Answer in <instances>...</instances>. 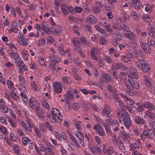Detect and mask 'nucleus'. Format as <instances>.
<instances>
[{
	"label": "nucleus",
	"instance_id": "50",
	"mask_svg": "<svg viewBox=\"0 0 155 155\" xmlns=\"http://www.w3.org/2000/svg\"><path fill=\"white\" fill-rule=\"evenodd\" d=\"M115 37L117 38V40L119 41L122 40V37L120 33L118 32H117L115 34Z\"/></svg>",
	"mask_w": 155,
	"mask_h": 155
},
{
	"label": "nucleus",
	"instance_id": "21",
	"mask_svg": "<svg viewBox=\"0 0 155 155\" xmlns=\"http://www.w3.org/2000/svg\"><path fill=\"white\" fill-rule=\"evenodd\" d=\"M151 134L150 133H149L147 131L144 130L140 134V137L142 140H143V139L149 138L150 137V134Z\"/></svg>",
	"mask_w": 155,
	"mask_h": 155
},
{
	"label": "nucleus",
	"instance_id": "49",
	"mask_svg": "<svg viewBox=\"0 0 155 155\" xmlns=\"http://www.w3.org/2000/svg\"><path fill=\"white\" fill-rule=\"evenodd\" d=\"M121 59L123 62L126 63L128 61L129 59H128L126 55H122L121 57Z\"/></svg>",
	"mask_w": 155,
	"mask_h": 155
},
{
	"label": "nucleus",
	"instance_id": "10",
	"mask_svg": "<svg viewBox=\"0 0 155 155\" xmlns=\"http://www.w3.org/2000/svg\"><path fill=\"white\" fill-rule=\"evenodd\" d=\"M86 21L89 25L94 24L97 22V19L93 15H90L86 18Z\"/></svg>",
	"mask_w": 155,
	"mask_h": 155
},
{
	"label": "nucleus",
	"instance_id": "22",
	"mask_svg": "<svg viewBox=\"0 0 155 155\" xmlns=\"http://www.w3.org/2000/svg\"><path fill=\"white\" fill-rule=\"evenodd\" d=\"M145 108H147V109H148V110H155V106L152 103L149 102H147L145 103L144 104Z\"/></svg>",
	"mask_w": 155,
	"mask_h": 155
},
{
	"label": "nucleus",
	"instance_id": "20",
	"mask_svg": "<svg viewBox=\"0 0 155 155\" xmlns=\"http://www.w3.org/2000/svg\"><path fill=\"white\" fill-rule=\"evenodd\" d=\"M69 136H70V139L72 140V142L74 144L75 146L77 148H80V144L78 142V141L75 137L73 135H71V134H69Z\"/></svg>",
	"mask_w": 155,
	"mask_h": 155
},
{
	"label": "nucleus",
	"instance_id": "18",
	"mask_svg": "<svg viewBox=\"0 0 155 155\" xmlns=\"http://www.w3.org/2000/svg\"><path fill=\"white\" fill-rule=\"evenodd\" d=\"M52 118L54 120L55 122L61 123L63 120V117L61 116V114H58V115H53L52 116Z\"/></svg>",
	"mask_w": 155,
	"mask_h": 155
},
{
	"label": "nucleus",
	"instance_id": "12",
	"mask_svg": "<svg viewBox=\"0 0 155 155\" xmlns=\"http://www.w3.org/2000/svg\"><path fill=\"white\" fill-rule=\"evenodd\" d=\"M53 86L54 92L55 93H59L61 92L62 88L61 85L58 83H54Z\"/></svg>",
	"mask_w": 155,
	"mask_h": 155
},
{
	"label": "nucleus",
	"instance_id": "34",
	"mask_svg": "<svg viewBox=\"0 0 155 155\" xmlns=\"http://www.w3.org/2000/svg\"><path fill=\"white\" fill-rule=\"evenodd\" d=\"M125 102L126 104L131 106L134 105V104H135V103L134 100L130 98H128L125 101Z\"/></svg>",
	"mask_w": 155,
	"mask_h": 155
},
{
	"label": "nucleus",
	"instance_id": "55",
	"mask_svg": "<svg viewBox=\"0 0 155 155\" xmlns=\"http://www.w3.org/2000/svg\"><path fill=\"white\" fill-rule=\"evenodd\" d=\"M69 78H68L67 77H65L63 78V83L68 84H71V82L68 81V79Z\"/></svg>",
	"mask_w": 155,
	"mask_h": 155
},
{
	"label": "nucleus",
	"instance_id": "4",
	"mask_svg": "<svg viewBox=\"0 0 155 155\" xmlns=\"http://www.w3.org/2000/svg\"><path fill=\"white\" fill-rule=\"evenodd\" d=\"M64 97L65 101L68 104V110H69L71 107L70 103L73 101L74 100V95L70 93L67 92L64 95Z\"/></svg>",
	"mask_w": 155,
	"mask_h": 155
},
{
	"label": "nucleus",
	"instance_id": "27",
	"mask_svg": "<svg viewBox=\"0 0 155 155\" xmlns=\"http://www.w3.org/2000/svg\"><path fill=\"white\" fill-rule=\"evenodd\" d=\"M134 6L136 9H139L141 6V3L139 0H134Z\"/></svg>",
	"mask_w": 155,
	"mask_h": 155
},
{
	"label": "nucleus",
	"instance_id": "37",
	"mask_svg": "<svg viewBox=\"0 0 155 155\" xmlns=\"http://www.w3.org/2000/svg\"><path fill=\"white\" fill-rule=\"evenodd\" d=\"M51 113L52 116L54 115H58V114H61L59 110L56 108H54L52 110H51Z\"/></svg>",
	"mask_w": 155,
	"mask_h": 155
},
{
	"label": "nucleus",
	"instance_id": "23",
	"mask_svg": "<svg viewBox=\"0 0 155 155\" xmlns=\"http://www.w3.org/2000/svg\"><path fill=\"white\" fill-rule=\"evenodd\" d=\"M148 34L153 38H155V28L153 27H150L148 30Z\"/></svg>",
	"mask_w": 155,
	"mask_h": 155
},
{
	"label": "nucleus",
	"instance_id": "13",
	"mask_svg": "<svg viewBox=\"0 0 155 155\" xmlns=\"http://www.w3.org/2000/svg\"><path fill=\"white\" fill-rule=\"evenodd\" d=\"M24 36L23 35L22 36L20 35V37L18 38V41L20 43V44L21 45L27 46L28 45V39H26L24 37Z\"/></svg>",
	"mask_w": 155,
	"mask_h": 155
},
{
	"label": "nucleus",
	"instance_id": "19",
	"mask_svg": "<svg viewBox=\"0 0 155 155\" xmlns=\"http://www.w3.org/2000/svg\"><path fill=\"white\" fill-rule=\"evenodd\" d=\"M51 29L52 30V31L54 33V34L58 35L61 33V28L58 25H57L55 28H51Z\"/></svg>",
	"mask_w": 155,
	"mask_h": 155
},
{
	"label": "nucleus",
	"instance_id": "45",
	"mask_svg": "<svg viewBox=\"0 0 155 155\" xmlns=\"http://www.w3.org/2000/svg\"><path fill=\"white\" fill-rule=\"evenodd\" d=\"M106 152L108 155H112L114 152L113 148L109 147L106 150Z\"/></svg>",
	"mask_w": 155,
	"mask_h": 155
},
{
	"label": "nucleus",
	"instance_id": "64",
	"mask_svg": "<svg viewBox=\"0 0 155 155\" xmlns=\"http://www.w3.org/2000/svg\"><path fill=\"white\" fill-rule=\"evenodd\" d=\"M122 135L123 136V138L125 139H127L129 137V135L124 131L122 133Z\"/></svg>",
	"mask_w": 155,
	"mask_h": 155
},
{
	"label": "nucleus",
	"instance_id": "6",
	"mask_svg": "<svg viewBox=\"0 0 155 155\" xmlns=\"http://www.w3.org/2000/svg\"><path fill=\"white\" fill-rule=\"evenodd\" d=\"M91 58L94 60H97L99 57V51L97 48L95 47H93L90 51Z\"/></svg>",
	"mask_w": 155,
	"mask_h": 155
},
{
	"label": "nucleus",
	"instance_id": "62",
	"mask_svg": "<svg viewBox=\"0 0 155 155\" xmlns=\"http://www.w3.org/2000/svg\"><path fill=\"white\" fill-rule=\"evenodd\" d=\"M119 94L115 92L113 93L112 97L116 101L117 100L119 97H118Z\"/></svg>",
	"mask_w": 155,
	"mask_h": 155
},
{
	"label": "nucleus",
	"instance_id": "46",
	"mask_svg": "<svg viewBox=\"0 0 155 155\" xmlns=\"http://www.w3.org/2000/svg\"><path fill=\"white\" fill-rule=\"evenodd\" d=\"M119 150L123 152L125 151V148L124 146L123 142L122 141L120 142V146L119 147Z\"/></svg>",
	"mask_w": 155,
	"mask_h": 155
},
{
	"label": "nucleus",
	"instance_id": "39",
	"mask_svg": "<svg viewBox=\"0 0 155 155\" xmlns=\"http://www.w3.org/2000/svg\"><path fill=\"white\" fill-rule=\"evenodd\" d=\"M119 29L123 31H125L128 29V27L125 24H123L120 25Z\"/></svg>",
	"mask_w": 155,
	"mask_h": 155
},
{
	"label": "nucleus",
	"instance_id": "31",
	"mask_svg": "<svg viewBox=\"0 0 155 155\" xmlns=\"http://www.w3.org/2000/svg\"><path fill=\"white\" fill-rule=\"evenodd\" d=\"M22 143L23 145L25 146L26 145L27 143L30 142L31 140L28 138L24 137L22 138Z\"/></svg>",
	"mask_w": 155,
	"mask_h": 155
},
{
	"label": "nucleus",
	"instance_id": "28",
	"mask_svg": "<svg viewBox=\"0 0 155 155\" xmlns=\"http://www.w3.org/2000/svg\"><path fill=\"white\" fill-rule=\"evenodd\" d=\"M8 53L10 55V57L13 59L15 58V57L18 56L17 52H14L11 49L8 51Z\"/></svg>",
	"mask_w": 155,
	"mask_h": 155
},
{
	"label": "nucleus",
	"instance_id": "16",
	"mask_svg": "<svg viewBox=\"0 0 155 155\" xmlns=\"http://www.w3.org/2000/svg\"><path fill=\"white\" fill-rule=\"evenodd\" d=\"M57 133L56 136L57 137H58L59 139L62 138L67 143L69 141V140L68 138V136L65 134L63 133L60 134H59L57 132Z\"/></svg>",
	"mask_w": 155,
	"mask_h": 155
},
{
	"label": "nucleus",
	"instance_id": "60",
	"mask_svg": "<svg viewBox=\"0 0 155 155\" xmlns=\"http://www.w3.org/2000/svg\"><path fill=\"white\" fill-rule=\"evenodd\" d=\"M105 40L104 38L102 36L100 38L99 42L101 44H104L105 43Z\"/></svg>",
	"mask_w": 155,
	"mask_h": 155
},
{
	"label": "nucleus",
	"instance_id": "40",
	"mask_svg": "<svg viewBox=\"0 0 155 155\" xmlns=\"http://www.w3.org/2000/svg\"><path fill=\"white\" fill-rule=\"evenodd\" d=\"M145 106L144 104L138 106L137 107H136V110L139 112H141L145 108Z\"/></svg>",
	"mask_w": 155,
	"mask_h": 155
},
{
	"label": "nucleus",
	"instance_id": "2",
	"mask_svg": "<svg viewBox=\"0 0 155 155\" xmlns=\"http://www.w3.org/2000/svg\"><path fill=\"white\" fill-rule=\"evenodd\" d=\"M136 64L138 67L144 72H148L150 70V67L146 61L143 59H137Z\"/></svg>",
	"mask_w": 155,
	"mask_h": 155
},
{
	"label": "nucleus",
	"instance_id": "56",
	"mask_svg": "<svg viewBox=\"0 0 155 155\" xmlns=\"http://www.w3.org/2000/svg\"><path fill=\"white\" fill-rule=\"evenodd\" d=\"M48 40V43H49V44H50L53 42L54 41V38L52 37L48 36L47 38Z\"/></svg>",
	"mask_w": 155,
	"mask_h": 155
},
{
	"label": "nucleus",
	"instance_id": "14",
	"mask_svg": "<svg viewBox=\"0 0 155 155\" xmlns=\"http://www.w3.org/2000/svg\"><path fill=\"white\" fill-rule=\"evenodd\" d=\"M141 47L144 51H145L147 54H148L150 53L151 52V49L149 45L147 43H142L141 44Z\"/></svg>",
	"mask_w": 155,
	"mask_h": 155
},
{
	"label": "nucleus",
	"instance_id": "8",
	"mask_svg": "<svg viewBox=\"0 0 155 155\" xmlns=\"http://www.w3.org/2000/svg\"><path fill=\"white\" fill-rule=\"evenodd\" d=\"M122 35L133 42L136 41V36L134 34L130 31H127L126 32L124 33Z\"/></svg>",
	"mask_w": 155,
	"mask_h": 155
},
{
	"label": "nucleus",
	"instance_id": "59",
	"mask_svg": "<svg viewBox=\"0 0 155 155\" xmlns=\"http://www.w3.org/2000/svg\"><path fill=\"white\" fill-rule=\"evenodd\" d=\"M105 59L106 61L108 63H111L113 62V60L110 57L108 56H107L105 57Z\"/></svg>",
	"mask_w": 155,
	"mask_h": 155
},
{
	"label": "nucleus",
	"instance_id": "5",
	"mask_svg": "<svg viewBox=\"0 0 155 155\" xmlns=\"http://www.w3.org/2000/svg\"><path fill=\"white\" fill-rule=\"evenodd\" d=\"M29 106L33 110H35L37 109H39L40 105L39 102L33 97H31L29 100Z\"/></svg>",
	"mask_w": 155,
	"mask_h": 155
},
{
	"label": "nucleus",
	"instance_id": "26",
	"mask_svg": "<svg viewBox=\"0 0 155 155\" xmlns=\"http://www.w3.org/2000/svg\"><path fill=\"white\" fill-rule=\"evenodd\" d=\"M110 111V108L106 106L102 110V113L103 115H109Z\"/></svg>",
	"mask_w": 155,
	"mask_h": 155
},
{
	"label": "nucleus",
	"instance_id": "3",
	"mask_svg": "<svg viewBox=\"0 0 155 155\" xmlns=\"http://www.w3.org/2000/svg\"><path fill=\"white\" fill-rule=\"evenodd\" d=\"M124 83L126 84L127 89H125V91L128 92V94L130 96H133L134 94L133 92V87L132 81H130L129 79H125L124 80Z\"/></svg>",
	"mask_w": 155,
	"mask_h": 155
},
{
	"label": "nucleus",
	"instance_id": "7",
	"mask_svg": "<svg viewBox=\"0 0 155 155\" xmlns=\"http://www.w3.org/2000/svg\"><path fill=\"white\" fill-rule=\"evenodd\" d=\"M93 129L95 130L97 133L101 137H104L105 135V133L103 128L99 125L97 124L94 125L93 127Z\"/></svg>",
	"mask_w": 155,
	"mask_h": 155
},
{
	"label": "nucleus",
	"instance_id": "11",
	"mask_svg": "<svg viewBox=\"0 0 155 155\" xmlns=\"http://www.w3.org/2000/svg\"><path fill=\"white\" fill-rule=\"evenodd\" d=\"M101 80L103 82L107 83L109 82H113L112 78L108 74H103L101 76Z\"/></svg>",
	"mask_w": 155,
	"mask_h": 155
},
{
	"label": "nucleus",
	"instance_id": "61",
	"mask_svg": "<svg viewBox=\"0 0 155 155\" xmlns=\"http://www.w3.org/2000/svg\"><path fill=\"white\" fill-rule=\"evenodd\" d=\"M74 45L77 44H79L80 43V38H74L72 40Z\"/></svg>",
	"mask_w": 155,
	"mask_h": 155
},
{
	"label": "nucleus",
	"instance_id": "54",
	"mask_svg": "<svg viewBox=\"0 0 155 155\" xmlns=\"http://www.w3.org/2000/svg\"><path fill=\"white\" fill-rule=\"evenodd\" d=\"M94 150L96 154H100L102 153V150L97 146L94 147Z\"/></svg>",
	"mask_w": 155,
	"mask_h": 155
},
{
	"label": "nucleus",
	"instance_id": "1",
	"mask_svg": "<svg viewBox=\"0 0 155 155\" xmlns=\"http://www.w3.org/2000/svg\"><path fill=\"white\" fill-rule=\"evenodd\" d=\"M116 112L119 117L123 120L124 125L129 128L132 125V122L129 114L125 109L122 108L117 109Z\"/></svg>",
	"mask_w": 155,
	"mask_h": 155
},
{
	"label": "nucleus",
	"instance_id": "9",
	"mask_svg": "<svg viewBox=\"0 0 155 155\" xmlns=\"http://www.w3.org/2000/svg\"><path fill=\"white\" fill-rule=\"evenodd\" d=\"M134 121L138 125L141 126L144 125V126H147V121L140 116H136L134 118Z\"/></svg>",
	"mask_w": 155,
	"mask_h": 155
},
{
	"label": "nucleus",
	"instance_id": "44",
	"mask_svg": "<svg viewBox=\"0 0 155 155\" xmlns=\"http://www.w3.org/2000/svg\"><path fill=\"white\" fill-rule=\"evenodd\" d=\"M1 111L2 112L4 113H7L8 110V108L5 105H4L3 106H2L0 108Z\"/></svg>",
	"mask_w": 155,
	"mask_h": 155
},
{
	"label": "nucleus",
	"instance_id": "32",
	"mask_svg": "<svg viewBox=\"0 0 155 155\" xmlns=\"http://www.w3.org/2000/svg\"><path fill=\"white\" fill-rule=\"evenodd\" d=\"M27 67L26 65L24 64H22L20 67L19 68V72L21 73H22L23 71H27Z\"/></svg>",
	"mask_w": 155,
	"mask_h": 155
},
{
	"label": "nucleus",
	"instance_id": "51",
	"mask_svg": "<svg viewBox=\"0 0 155 155\" xmlns=\"http://www.w3.org/2000/svg\"><path fill=\"white\" fill-rule=\"evenodd\" d=\"M7 84L9 88H13L14 87V85L13 82L11 81H7Z\"/></svg>",
	"mask_w": 155,
	"mask_h": 155
},
{
	"label": "nucleus",
	"instance_id": "35",
	"mask_svg": "<svg viewBox=\"0 0 155 155\" xmlns=\"http://www.w3.org/2000/svg\"><path fill=\"white\" fill-rule=\"evenodd\" d=\"M137 73H135L134 72H131V71H130V73L129 75V76L133 79H137L138 78Z\"/></svg>",
	"mask_w": 155,
	"mask_h": 155
},
{
	"label": "nucleus",
	"instance_id": "42",
	"mask_svg": "<svg viewBox=\"0 0 155 155\" xmlns=\"http://www.w3.org/2000/svg\"><path fill=\"white\" fill-rule=\"evenodd\" d=\"M109 4H110V6L111 7V9L114 8V4L116 3L117 0H107Z\"/></svg>",
	"mask_w": 155,
	"mask_h": 155
},
{
	"label": "nucleus",
	"instance_id": "58",
	"mask_svg": "<svg viewBox=\"0 0 155 155\" xmlns=\"http://www.w3.org/2000/svg\"><path fill=\"white\" fill-rule=\"evenodd\" d=\"M95 27L96 30L100 32L101 33L103 34L104 33V30L101 27L98 26H96Z\"/></svg>",
	"mask_w": 155,
	"mask_h": 155
},
{
	"label": "nucleus",
	"instance_id": "36",
	"mask_svg": "<svg viewBox=\"0 0 155 155\" xmlns=\"http://www.w3.org/2000/svg\"><path fill=\"white\" fill-rule=\"evenodd\" d=\"M92 11L94 14L99 13L100 12L101 9L99 8L98 6H96L95 7H93Z\"/></svg>",
	"mask_w": 155,
	"mask_h": 155
},
{
	"label": "nucleus",
	"instance_id": "57",
	"mask_svg": "<svg viewBox=\"0 0 155 155\" xmlns=\"http://www.w3.org/2000/svg\"><path fill=\"white\" fill-rule=\"evenodd\" d=\"M126 56L128 59L130 58H134V55L131 53L129 51L127 52L126 53Z\"/></svg>",
	"mask_w": 155,
	"mask_h": 155
},
{
	"label": "nucleus",
	"instance_id": "41",
	"mask_svg": "<svg viewBox=\"0 0 155 155\" xmlns=\"http://www.w3.org/2000/svg\"><path fill=\"white\" fill-rule=\"evenodd\" d=\"M38 61L40 64L41 66H43V65L45 66L46 65L45 64V60L43 58L40 57L38 58Z\"/></svg>",
	"mask_w": 155,
	"mask_h": 155
},
{
	"label": "nucleus",
	"instance_id": "63",
	"mask_svg": "<svg viewBox=\"0 0 155 155\" xmlns=\"http://www.w3.org/2000/svg\"><path fill=\"white\" fill-rule=\"evenodd\" d=\"M74 9L76 12L78 13H81L82 11V8L78 6L75 7Z\"/></svg>",
	"mask_w": 155,
	"mask_h": 155
},
{
	"label": "nucleus",
	"instance_id": "47",
	"mask_svg": "<svg viewBox=\"0 0 155 155\" xmlns=\"http://www.w3.org/2000/svg\"><path fill=\"white\" fill-rule=\"evenodd\" d=\"M8 121L12 127L15 128L16 127V123L14 120H13L12 119H9L8 120Z\"/></svg>",
	"mask_w": 155,
	"mask_h": 155
},
{
	"label": "nucleus",
	"instance_id": "24",
	"mask_svg": "<svg viewBox=\"0 0 155 155\" xmlns=\"http://www.w3.org/2000/svg\"><path fill=\"white\" fill-rule=\"evenodd\" d=\"M45 151L47 150V152H50L53 149V147L52 145L49 142H47L46 143H45Z\"/></svg>",
	"mask_w": 155,
	"mask_h": 155
},
{
	"label": "nucleus",
	"instance_id": "30",
	"mask_svg": "<svg viewBox=\"0 0 155 155\" xmlns=\"http://www.w3.org/2000/svg\"><path fill=\"white\" fill-rule=\"evenodd\" d=\"M75 50L78 53L81 57L84 58L85 57V56L83 54V51L80 47H76L75 48Z\"/></svg>",
	"mask_w": 155,
	"mask_h": 155
},
{
	"label": "nucleus",
	"instance_id": "17",
	"mask_svg": "<svg viewBox=\"0 0 155 155\" xmlns=\"http://www.w3.org/2000/svg\"><path fill=\"white\" fill-rule=\"evenodd\" d=\"M69 5L65 3H62L61 5V10L62 13L65 15L68 13V9L69 8Z\"/></svg>",
	"mask_w": 155,
	"mask_h": 155
},
{
	"label": "nucleus",
	"instance_id": "53",
	"mask_svg": "<svg viewBox=\"0 0 155 155\" xmlns=\"http://www.w3.org/2000/svg\"><path fill=\"white\" fill-rule=\"evenodd\" d=\"M76 137L78 138L79 140H81L83 137L84 138L83 134L81 132L78 131L76 134Z\"/></svg>",
	"mask_w": 155,
	"mask_h": 155
},
{
	"label": "nucleus",
	"instance_id": "25",
	"mask_svg": "<svg viewBox=\"0 0 155 155\" xmlns=\"http://www.w3.org/2000/svg\"><path fill=\"white\" fill-rule=\"evenodd\" d=\"M145 114L149 118L152 119L155 118V114L150 110H147L145 112Z\"/></svg>",
	"mask_w": 155,
	"mask_h": 155
},
{
	"label": "nucleus",
	"instance_id": "29",
	"mask_svg": "<svg viewBox=\"0 0 155 155\" xmlns=\"http://www.w3.org/2000/svg\"><path fill=\"white\" fill-rule=\"evenodd\" d=\"M21 54L22 55V57L24 60L27 61L28 60V53L26 50H23L21 52Z\"/></svg>",
	"mask_w": 155,
	"mask_h": 155
},
{
	"label": "nucleus",
	"instance_id": "48",
	"mask_svg": "<svg viewBox=\"0 0 155 155\" xmlns=\"http://www.w3.org/2000/svg\"><path fill=\"white\" fill-rule=\"evenodd\" d=\"M71 107L75 110H78L80 107L79 105V104L77 102H75L72 104L71 105Z\"/></svg>",
	"mask_w": 155,
	"mask_h": 155
},
{
	"label": "nucleus",
	"instance_id": "33",
	"mask_svg": "<svg viewBox=\"0 0 155 155\" xmlns=\"http://www.w3.org/2000/svg\"><path fill=\"white\" fill-rule=\"evenodd\" d=\"M13 150L15 151V153L18 155H19L20 153L19 147L18 145H14L13 147Z\"/></svg>",
	"mask_w": 155,
	"mask_h": 155
},
{
	"label": "nucleus",
	"instance_id": "52",
	"mask_svg": "<svg viewBox=\"0 0 155 155\" xmlns=\"http://www.w3.org/2000/svg\"><path fill=\"white\" fill-rule=\"evenodd\" d=\"M105 28L107 31L110 32V33H114L113 31V30L110 28V25L109 24H107V25H105Z\"/></svg>",
	"mask_w": 155,
	"mask_h": 155
},
{
	"label": "nucleus",
	"instance_id": "15",
	"mask_svg": "<svg viewBox=\"0 0 155 155\" xmlns=\"http://www.w3.org/2000/svg\"><path fill=\"white\" fill-rule=\"evenodd\" d=\"M36 113L37 114L38 117L41 119H43L44 116L43 115L45 113V110L43 109H37L35 110Z\"/></svg>",
	"mask_w": 155,
	"mask_h": 155
},
{
	"label": "nucleus",
	"instance_id": "43",
	"mask_svg": "<svg viewBox=\"0 0 155 155\" xmlns=\"http://www.w3.org/2000/svg\"><path fill=\"white\" fill-rule=\"evenodd\" d=\"M132 85H133L132 86H134V87H133V90L134 88L137 89H138L139 87V85L137 81L136 80H134L132 81Z\"/></svg>",
	"mask_w": 155,
	"mask_h": 155
},
{
	"label": "nucleus",
	"instance_id": "38",
	"mask_svg": "<svg viewBox=\"0 0 155 155\" xmlns=\"http://www.w3.org/2000/svg\"><path fill=\"white\" fill-rule=\"evenodd\" d=\"M0 130L1 132L5 135L8 134V133L7 130L4 126H1L0 125Z\"/></svg>",
	"mask_w": 155,
	"mask_h": 155
}]
</instances>
